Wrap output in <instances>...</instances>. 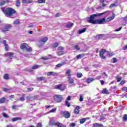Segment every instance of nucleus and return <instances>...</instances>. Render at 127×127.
I'll return each mask as SVG.
<instances>
[{
  "label": "nucleus",
  "instance_id": "f257e3e1",
  "mask_svg": "<svg viewBox=\"0 0 127 127\" xmlns=\"http://www.w3.org/2000/svg\"><path fill=\"white\" fill-rule=\"evenodd\" d=\"M103 14H105V13L92 14L90 17L87 18V22H89V23H92V24H104V23H106L107 21H106V18L94 20L95 18L98 17V16H100V15H103Z\"/></svg>",
  "mask_w": 127,
  "mask_h": 127
},
{
  "label": "nucleus",
  "instance_id": "f03ea898",
  "mask_svg": "<svg viewBox=\"0 0 127 127\" xmlns=\"http://www.w3.org/2000/svg\"><path fill=\"white\" fill-rule=\"evenodd\" d=\"M1 9L2 11L4 13L5 16H7V17H11L14 13L16 12L14 9L11 7L6 8L5 9L4 8H1Z\"/></svg>",
  "mask_w": 127,
  "mask_h": 127
},
{
  "label": "nucleus",
  "instance_id": "7ed1b4c3",
  "mask_svg": "<svg viewBox=\"0 0 127 127\" xmlns=\"http://www.w3.org/2000/svg\"><path fill=\"white\" fill-rule=\"evenodd\" d=\"M47 40H48V38L47 37L42 38L38 42L37 45L38 47H39L40 48V47H42V46H43V44H44Z\"/></svg>",
  "mask_w": 127,
  "mask_h": 127
},
{
  "label": "nucleus",
  "instance_id": "20e7f679",
  "mask_svg": "<svg viewBox=\"0 0 127 127\" xmlns=\"http://www.w3.org/2000/svg\"><path fill=\"white\" fill-rule=\"evenodd\" d=\"M55 89L60 90V91H65V89H66V85L62 84L56 85L55 86Z\"/></svg>",
  "mask_w": 127,
  "mask_h": 127
},
{
  "label": "nucleus",
  "instance_id": "39448f33",
  "mask_svg": "<svg viewBox=\"0 0 127 127\" xmlns=\"http://www.w3.org/2000/svg\"><path fill=\"white\" fill-rule=\"evenodd\" d=\"M54 99L57 103H61L63 99V97L61 95H56L54 96Z\"/></svg>",
  "mask_w": 127,
  "mask_h": 127
},
{
  "label": "nucleus",
  "instance_id": "423d86ee",
  "mask_svg": "<svg viewBox=\"0 0 127 127\" xmlns=\"http://www.w3.org/2000/svg\"><path fill=\"white\" fill-rule=\"evenodd\" d=\"M106 52H107V50H106L105 49H101L99 52V56H100L101 58H102V59H106V57L104 56Z\"/></svg>",
  "mask_w": 127,
  "mask_h": 127
},
{
  "label": "nucleus",
  "instance_id": "0eeeda50",
  "mask_svg": "<svg viewBox=\"0 0 127 127\" xmlns=\"http://www.w3.org/2000/svg\"><path fill=\"white\" fill-rule=\"evenodd\" d=\"M10 28H11V25L7 24L1 29V31H2V32H6V31H8Z\"/></svg>",
  "mask_w": 127,
  "mask_h": 127
},
{
  "label": "nucleus",
  "instance_id": "6e6552de",
  "mask_svg": "<svg viewBox=\"0 0 127 127\" xmlns=\"http://www.w3.org/2000/svg\"><path fill=\"white\" fill-rule=\"evenodd\" d=\"M14 55V53L11 52H7L4 54V57H9V59H12Z\"/></svg>",
  "mask_w": 127,
  "mask_h": 127
},
{
  "label": "nucleus",
  "instance_id": "1a4fd4ad",
  "mask_svg": "<svg viewBox=\"0 0 127 127\" xmlns=\"http://www.w3.org/2000/svg\"><path fill=\"white\" fill-rule=\"evenodd\" d=\"M62 115H63V116H64V118H65V119H68L71 117V114H70L68 111H64L62 112Z\"/></svg>",
  "mask_w": 127,
  "mask_h": 127
},
{
  "label": "nucleus",
  "instance_id": "9d476101",
  "mask_svg": "<svg viewBox=\"0 0 127 127\" xmlns=\"http://www.w3.org/2000/svg\"><path fill=\"white\" fill-rule=\"evenodd\" d=\"M10 2L9 0H0V6L4 5L5 3Z\"/></svg>",
  "mask_w": 127,
  "mask_h": 127
},
{
  "label": "nucleus",
  "instance_id": "9b49d317",
  "mask_svg": "<svg viewBox=\"0 0 127 127\" xmlns=\"http://www.w3.org/2000/svg\"><path fill=\"white\" fill-rule=\"evenodd\" d=\"M48 76H59V73L53 71H50L48 72Z\"/></svg>",
  "mask_w": 127,
  "mask_h": 127
},
{
  "label": "nucleus",
  "instance_id": "f8f14e48",
  "mask_svg": "<svg viewBox=\"0 0 127 127\" xmlns=\"http://www.w3.org/2000/svg\"><path fill=\"white\" fill-rule=\"evenodd\" d=\"M2 43V44H3V45L5 47V50H6V51H8L9 48H8V45L7 44H6V41L3 40Z\"/></svg>",
  "mask_w": 127,
  "mask_h": 127
},
{
  "label": "nucleus",
  "instance_id": "ddd939ff",
  "mask_svg": "<svg viewBox=\"0 0 127 127\" xmlns=\"http://www.w3.org/2000/svg\"><path fill=\"white\" fill-rule=\"evenodd\" d=\"M96 79L93 78V77H89L86 79V82L88 83V84H90V83H92V82H94Z\"/></svg>",
  "mask_w": 127,
  "mask_h": 127
},
{
  "label": "nucleus",
  "instance_id": "4468645a",
  "mask_svg": "<svg viewBox=\"0 0 127 127\" xmlns=\"http://www.w3.org/2000/svg\"><path fill=\"white\" fill-rule=\"evenodd\" d=\"M73 25H74V23L68 22L65 24V27L66 28H71Z\"/></svg>",
  "mask_w": 127,
  "mask_h": 127
},
{
  "label": "nucleus",
  "instance_id": "2eb2a0df",
  "mask_svg": "<svg viewBox=\"0 0 127 127\" xmlns=\"http://www.w3.org/2000/svg\"><path fill=\"white\" fill-rule=\"evenodd\" d=\"M67 82L69 84H73L74 83V79L71 77H67Z\"/></svg>",
  "mask_w": 127,
  "mask_h": 127
},
{
  "label": "nucleus",
  "instance_id": "dca6fc26",
  "mask_svg": "<svg viewBox=\"0 0 127 127\" xmlns=\"http://www.w3.org/2000/svg\"><path fill=\"white\" fill-rule=\"evenodd\" d=\"M79 110H80V107L79 106H76L75 107V110H74V114L75 115H78L79 114Z\"/></svg>",
  "mask_w": 127,
  "mask_h": 127
},
{
  "label": "nucleus",
  "instance_id": "f3484780",
  "mask_svg": "<svg viewBox=\"0 0 127 127\" xmlns=\"http://www.w3.org/2000/svg\"><path fill=\"white\" fill-rule=\"evenodd\" d=\"M104 126L102 124L95 123L93 125V127H103Z\"/></svg>",
  "mask_w": 127,
  "mask_h": 127
},
{
  "label": "nucleus",
  "instance_id": "a211bd4d",
  "mask_svg": "<svg viewBox=\"0 0 127 127\" xmlns=\"http://www.w3.org/2000/svg\"><path fill=\"white\" fill-rule=\"evenodd\" d=\"M27 46H28V45L26 43L22 44L20 45V48H21V49H24V48H25V49H26V47H27Z\"/></svg>",
  "mask_w": 127,
  "mask_h": 127
},
{
  "label": "nucleus",
  "instance_id": "6ab92c4d",
  "mask_svg": "<svg viewBox=\"0 0 127 127\" xmlns=\"http://www.w3.org/2000/svg\"><path fill=\"white\" fill-rule=\"evenodd\" d=\"M58 46H59V43H54L52 44V47H53V48H56V47H58Z\"/></svg>",
  "mask_w": 127,
  "mask_h": 127
},
{
  "label": "nucleus",
  "instance_id": "aec40b11",
  "mask_svg": "<svg viewBox=\"0 0 127 127\" xmlns=\"http://www.w3.org/2000/svg\"><path fill=\"white\" fill-rule=\"evenodd\" d=\"M66 76L71 77V69H67L65 72Z\"/></svg>",
  "mask_w": 127,
  "mask_h": 127
},
{
  "label": "nucleus",
  "instance_id": "412c9836",
  "mask_svg": "<svg viewBox=\"0 0 127 127\" xmlns=\"http://www.w3.org/2000/svg\"><path fill=\"white\" fill-rule=\"evenodd\" d=\"M104 36H105V35H104V34L97 35L96 36V38H97V39H102V38H103V37H104Z\"/></svg>",
  "mask_w": 127,
  "mask_h": 127
},
{
  "label": "nucleus",
  "instance_id": "4be33fe9",
  "mask_svg": "<svg viewBox=\"0 0 127 127\" xmlns=\"http://www.w3.org/2000/svg\"><path fill=\"white\" fill-rule=\"evenodd\" d=\"M20 23V21L18 19H16L13 23L14 25H17L18 24H19Z\"/></svg>",
  "mask_w": 127,
  "mask_h": 127
},
{
  "label": "nucleus",
  "instance_id": "5701e85b",
  "mask_svg": "<svg viewBox=\"0 0 127 127\" xmlns=\"http://www.w3.org/2000/svg\"><path fill=\"white\" fill-rule=\"evenodd\" d=\"M86 30H87V28H84L80 30H79L78 33H79V34H82V33H84V32H85V31H86Z\"/></svg>",
  "mask_w": 127,
  "mask_h": 127
},
{
  "label": "nucleus",
  "instance_id": "b1692460",
  "mask_svg": "<svg viewBox=\"0 0 127 127\" xmlns=\"http://www.w3.org/2000/svg\"><path fill=\"white\" fill-rule=\"evenodd\" d=\"M20 120H21V118L20 117L12 118V122H16L17 121H20Z\"/></svg>",
  "mask_w": 127,
  "mask_h": 127
},
{
  "label": "nucleus",
  "instance_id": "393cba45",
  "mask_svg": "<svg viewBox=\"0 0 127 127\" xmlns=\"http://www.w3.org/2000/svg\"><path fill=\"white\" fill-rule=\"evenodd\" d=\"M49 124H50V125H54V126H55V121H54V119H51L50 120V122H49Z\"/></svg>",
  "mask_w": 127,
  "mask_h": 127
},
{
  "label": "nucleus",
  "instance_id": "a878e982",
  "mask_svg": "<svg viewBox=\"0 0 127 127\" xmlns=\"http://www.w3.org/2000/svg\"><path fill=\"white\" fill-rule=\"evenodd\" d=\"M40 67H41V65H35L34 66L32 67V69L35 70V69H38V68H40Z\"/></svg>",
  "mask_w": 127,
  "mask_h": 127
},
{
  "label": "nucleus",
  "instance_id": "bb28decb",
  "mask_svg": "<svg viewBox=\"0 0 127 127\" xmlns=\"http://www.w3.org/2000/svg\"><path fill=\"white\" fill-rule=\"evenodd\" d=\"M116 17V14H113V15H112V16L110 18L111 19L108 18L107 19V21H111V20L114 19V18H115V17Z\"/></svg>",
  "mask_w": 127,
  "mask_h": 127
},
{
  "label": "nucleus",
  "instance_id": "cd10ccee",
  "mask_svg": "<svg viewBox=\"0 0 127 127\" xmlns=\"http://www.w3.org/2000/svg\"><path fill=\"white\" fill-rule=\"evenodd\" d=\"M57 110V108H53L52 110H50L48 112V114H50V113H55Z\"/></svg>",
  "mask_w": 127,
  "mask_h": 127
},
{
  "label": "nucleus",
  "instance_id": "c85d7f7f",
  "mask_svg": "<svg viewBox=\"0 0 127 127\" xmlns=\"http://www.w3.org/2000/svg\"><path fill=\"white\" fill-rule=\"evenodd\" d=\"M102 94H109V91L107 89V88H104L102 91Z\"/></svg>",
  "mask_w": 127,
  "mask_h": 127
},
{
  "label": "nucleus",
  "instance_id": "c756f323",
  "mask_svg": "<svg viewBox=\"0 0 127 127\" xmlns=\"http://www.w3.org/2000/svg\"><path fill=\"white\" fill-rule=\"evenodd\" d=\"M26 49L28 52H31V51H32V49L31 48V47L28 46L26 47Z\"/></svg>",
  "mask_w": 127,
  "mask_h": 127
},
{
  "label": "nucleus",
  "instance_id": "7c9ffc66",
  "mask_svg": "<svg viewBox=\"0 0 127 127\" xmlns=\"http://www.w3.org/2000/svg\"><path fill=\"white\" fill-rule=\"evenodd\" d=\"M5 102V98L3 97L0 99V104H2Z\"/></svg>",
  "mask_w": 127,
  "mask_h": 127
},
{
  "label": "nucleus",
  "instance_id": "2f4dec72",
  "mask_svg": "<svg viewBox=\"0 0 127 127\" xmlns=\"http://www.w3.org/2000/svg\"><path fill=\"white\" fill-rule=\"evenodd\" d=\"M86 120H87L86 118L81 119L79 121L80 124H84L86 122Z\"/></svg>",
  "mask_w": 127,
  "mask_h": 127
},
{
  "label": "nucleus",
  "instance_id": "473e14b6",
  "mask_svg": "<svg viewBox=\"0 0 127 127\" xmlns=\"http://www.w3.org/2000/svg\"><path fill=\"white\" fill-rule=\"evenodd\" d=\"M37 80L38 81H43V80H45V77H37Z\"/></svg>",
  "mask_w": 127,
  "mask_h": 127
},
{
  "label": "nucleus",
  "instance_id": "72a5a7b5",
  "mask_svg": "<svg viewBox=\"0 0 127 127\" xmlns=\"http://www.w3.org/2000/svg\"><path fill=\"white\" fill-rule=\"evenodd\" d=\"M64 55V51H60L58 53V55L59 56H61V55Z\"/></svg>",
  "mask_w": 127,
  "mask_h": 127
},
{
  "label": "nucleus",
  "instance_id": "f704fd0d",
  "mask_svg": "<svg viewBox=\"0 0 127 127\" xmlns=\"http://www.w3.org/2000/svg\"><path fill=\"white\" fill-rule=\"evenodd\" d=\"M65 106H67L68 108H69V107H70V106H71V104H70V102H69L68 101V100L65 101Z\"/></svg>",
  "mask_w": 127,
  "mask_h": 127
},
{
  "label": "nucleus",
  "instance_id": "c9c22d12",
  "mask_svg": "<svg viewBox=\"0 0 127 127\" xmlns=\"http://www.w3.org/2000/svg\"><path fill=\"white\" fill-rule=\"evenodd\" d=\"M20 5V1L19 0H16V6H19Z\"/></svg>",
  "mask_w": 127,
  "mask_h": 127
},
{
  "label": "nucleus",
  "instance_id": "e433bc0d",
  "mask_svg": "<svg viewBox=\"0 0 127 127\" xmlns=\"http://www.w3.org/2000/svg\"><path fill=\"white\" fill-rule=\"evenodd\" d=\"M74 49H76V50H80V48L79 47V45H76L74 46Z\"/></svg>",
  "mask_w": 127,
  "mask_h": 127
},
{
  "label": "nucleus",
  "instance_id": "4c0bfd02",
  "mask_svg": "<svg viewBox=\"0 0 127 127\" xmlns=\"http://www.w3.org/2000/svg\"><path fill=\"white\" fill-rule=\"evenodd\" d=\"M2 116L4 117V118H6V119H8V118H9L8 115H7V114H5V113H2Z\"/></svg>",
  "mask_w": 127,
  "mask_h": 127
},
{
  "label": "nucleus",
  "instance_id": "58836bf2",
  "mask_svg": "<svg viewBox=\"0 0 127 127\" xmlns=\"http://www.w3.org/2000/svg\"><path fill=\"white\" fill-rule=\"evenodd\" d=\"M8 78L9 76L7 73H5L4 74V78L5 79V80H8Z\"/></svg>",
  "mask_w": 127,
  "mask_h": 127
},
{
  "label": "nucleus",
  "instance_id": "ea45409f",
  "mask_svg": "<svg viewBox=\"0 0 127 127\" xmlns=\"http://www.w3.org/2000/svg\"><path fill=\"white\" fill-rule=\"evenodd\" d=\"M37 2L38 3H43L44 2H45V0H38Z\"/></svg>",
  "mask_w": 127,
  "mask_h": 127
},
{
  "label": "nucleus",
  "instance_id": "a19ab883",
  "mask_svg": "<svg viewBox=\"0 0 127 127\" xmlns=\"http://www.w3.org/2000/svg\"><path fill=\"white\" fill-rule=\"evenodd\" d=\"M123 121H127V115L125 114L123 116Z\"/></svg>",
  "mask_w": 127,
  "mask_h": 127
},
{
  "label": "nucleus",
  "instance_id": "79ce46f5",
  "mask_svg": "<svg viewBox=\"0 0 127 127\" xmlns=\"http://www.w3.org/2000/svg\"><path fill=\"white\" fill-rule=\"evenodd\" d=\"M122 76H120V77H116V79L117 80V82H121V80H122Z\"/></svg>",
  "mask_w": 127,
  "mask_h": 127
},
{
  "label": "nucleus",
  "instance_id": "37998d69",
  "mask_svg": "<svg viewBox=\"0 0 127 127\" xmlns=\"http://www.w3.org/2000/svg\"><path fill=\"white\" fill-rule=\"evenodd\" d=\"M79 101L80 102H83V95L82 94H80L79 96Z\"/></svg>",
  "mask_w": 127,
  "mask_h": 127
},
{
  "label": "nucleus",
  "instance_id": "c03bdc74",
  "mask_svg": "<svg viewBox=\"0 0 127 127\" xmlns=\"http://www.w3.org/2000/svg\"><path fill=\"white\" fill-rule=\"evenodd\" d=\"M48 60V57H42L40 60Z\"/></svg>",
  "mask_w": 127,
  "mask_h": 127
},
{
  "label": "nucleus",
  "instance_id": "a18cd8bd",
  "mask_svg": "<svg viewBox=\"0 0 127 127\" xmlns=\"http://www.w3.org/2000/svg\"><path fill=\"white\" fill-rule=\"evenodd\" d=\"M83 58V56H82V55L79 54L76 56L77 59H81Z\"/></svg>",
  "mask_w": 127,
  "mask_h": 127
},
{
  "label": "nucleus",
  "instance_id": "49530a36",
  "mask_svg": "<svg viewBox=\"0 0 127 127\" xmlns=\"http://www.w3.org/2000/svg\"><path fill=\"white\" fill-rule=\"evenodd\" d=\"M42 127V124L41 123H39L37 124V126L36 127Z\"/></svg>",
  "mask_w": 127,
  "mask_h": 127
},
{
  "label": "nucleus",
  "instance_id": "de8ad7c7",
  "mask_svg": "<svg viewBox=\"0 0 127 127\" xmlns=\"http://www.w3.org/2000/svg\"><path fill=\"white\" fill-rule=\"evenodd\" d=\"M114 6H117V5H116V3L111 4L109 6V7L112 8V7H114Z\"/></svg>",
  "mask_w": 127,
  "mask_h": 127
},
{
  "label": "nucleus",
  "instance_id": "09e8293b",
  "mask_svg": "<svg viewBox=\"0 0 127 127\" xmlns=\"http://www.w3.org/2000/svg\"><path fill=\"white\" fill-rule=\"evenodd\" d=\"M77 78H81L82 77V73H79L77 74Z\"/></svg>",
  "mask_w": 127,
  "mask_h": 127
},
{
  "label": "nucleus",
  "instance_id": "8fccbe9b",
  "mask_svg": "<svg viewBox=\"0 0 127 127\" xmlns=\"http://www.w3.org/2000/svg\"><path fill=\"white\" fill-rule=\"evenodd\" d=\"M108 54L110 56H113L114 55V53H112L111 52H108Z\"/></svg>",
  "mask_w": 127,
  "mask_h": 127
},
{
  "label": "nucleus",
  "instance_id": "3c124183",
  "mask_svg": "<svg viewBox=\"0 0 127 127\" xmlns=\"http://www.w3.org/2000/svg\"><path fill=\"white\" fill-rule=\"evenodd\" d=\"M70 127H76V124L74 123H72L70 124Z\"/></svg>",
  "mask_w": 127,
  "mask_h": 127
},
{
  "label": "nucleus",
  "instance_id": "603ef678",
  "mask_svg": "<svg viewBox=\"0 0 127 127\" xmlns=\"http://www.w3.org/2000/svg\"><path fill=\"white\" fill-rule=\"evenodd\" d=\"M58 50H63L64 49V48L62 46H60L58 48Z\"/></svg>",
  "mask_w": 127,
  "mask_h": 127
},
{
  "label": "nucleus",
  "instance_id": "864d4df0",
  "mask_svg": "<svg viewBox=\"0 0 127 127\" xmlns=\"http://www.w3.org/2000/svg\"><path fill=\"white\" fill-rule=\"evenodd\" d=\"M113 63H116V62L118 61V60H117V58H113Z\"/></svg>",
  "mask_w": 127,
  "mask_h": 127
},
{
  "label": "nucleus",
  "instance_id": "5fc2aeb1",
  "mask_svg": "<svg viewBox=\"0 0 127 127\" xmlns=\"http://www.w3.org/2000/svg\"><path fill=\"white\" fill-rule=\"evenodd\" d=\"M62 66V64H58L56 65V68H60Z\"/></svg>",
  "mask_w": 127,
  "mask_h": 127
},
{
  "label": "nucleus",
  "instance_id": "6e6d98bb",
  "mask_svg": "<svg viewBox=\"0 0 127 127\" xmlns=\"http://www.w3.org/2000/svg\"><path fill=\"white\" fill-rule=\"evenodd\" d=\"M18 106H16V105H13L12 106V108L13 109V110H16V108L18 107Z\"/></svg>",
  "mask_w": 127,
  "mask_h": 127
},
{
  "label": "nucleus",
  "instance_id": "4d7b16f0",
  "mask_svg": "<svg viewBox=\"0 0 127 127\" xmlns=\"http://www.w3.org/2000/svg\"><path fill=\"white\" fill-rule=\"evenodd\" d=\"M121 85H124V84H126V81L125 80H122L120 82Z\"/></svg>",
  "mask_w": 127,
  "mask_h": 127
},
{
  "label": "nucleus",
  "instance_id": "13d9d810",
  "mask_svg": "<svg viewBox=\"0 0 127 127\" xmlns=\"http://www.w3.org/2000/svg\"><path fill=\"white\" fill-rule=\"evenodd\" d=\"M3 91L4 92H8V91H9V89L7 88H3Z\"/></svg>",
  "mask_w": 127,
  "mask_h": 127
},
{
  "label": "nucleus",
  "instance_id": "bf43d9fd",
  "mask_svg": "<svg viewBox=\"0 0 127 127\" xmlns=\"http://www.w3.org/2000/svg\"><path fill=\"white\" fill-rule=\"evenodd\" d=\"M122 91H126V92H127V87H123Z\"/></svg>",
  "mask_w": 127,
  "mask_h": 127
},
{
  "label": "nucleus",
  "instance_id": "052dcab7",
  "mask_svg": "<svg viewBox=\"0 0 127 127\" xmlns=\"http://www.w3.org/2000/svg\"><path fill=\"white\" fill-rule=\"evenodd\" d=\"M101 76L99 75V76H97L96 77V78L95 79V80H100V79H101Z\"/></svg>",
  "mask_w": 127,
  "mask_h": 127
},
{
  "label": "nucleus",
  "instance_id": "680f3d73",
  "mask_svg": "<svg viewBox=\"0 0 127 127\" xmlns=\"http://www.w3.org/2000/svg\"><path fill=\"white\" fill-rule=\"evenodd\" d=\"M60 15H61V14H60V13H58L55 15V17H59V16H60Z\"/></svg>",
  "mask_w": 127,
  "mask_h": 127
},
{
  "label": "nucleus",
  "instance_id": "e2e57ef3",
  "mask_svg": "<svg viewBox=\"0 0 127 127\" xmlns=\"http://www.w3.org/2000/svg\"><path fill=\"white\" fill-rule=\"evenodd\" d=\"M105 117H104L102 116H100V121H104V120H105Z\"/></svg>",
  "mask_w": 127,
  "mask_h": 127
},
{
  "label": "nucleus",
  "instance_id": "0e129e2a",
  "mask_svg": "<svg viewBox=\"0 0 127 127\" xmlns=\"http://www.w3.org/2000/svg\"><path fill=\"white\" fill-rule=\"evenodd\" d=\"M19 100H20V101H24V100H25V99L24 98V96L20 98Z\"/></svg>",
  "mask_w": 127,
  "mask_h": 127
},
{
  "label": "nucleus",
  "instance_id": "69168bd1",
  "mask_svg": "<svg viewBox=\"0 0 127 127\" xmlns=\"http://www.w3.org/2000/svg\"><path fill=\"white\" fill-rule=\"evenodd\" d=\"M28 91L29 92H31V91H33V88H28Z\"/></svg>",
  "mask_w": 127,
  "mask_h": 127
},
{
  "label": "nucleus",
  "instance_id": "338daca9",
  "mask_svg": "<svg viewBox=\"0 0 127 127\" xmlns=\"http://www.w3.org/2000/svg\"><path fill=\"white\" fill-rule=\"evenodd\" d=\"M32 0H27V3H31Z\"/></svg>",
  "mask_w": 127,
  "mask_h": 127
},
{
  "label": "nucleus",
  "instance_id": "774afa93",
  "mask_svg": "<svg viewBox=\"0 0 127 127\" xmlns=\"http://www.w3.org/2000/svg\"><path fill=\"white\" fill-rule=\"evenodd\" d=\"M127 45L123 47V50H127Z\"/></svg>",
  "mask_w": 127,
  "mask_h": 127
}]
</instances>
